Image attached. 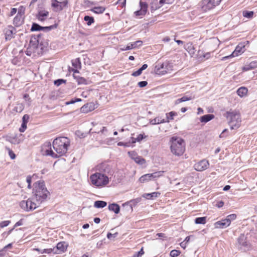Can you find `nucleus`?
I'll use <instances>...</instances> for the list:
<instances>
[{
    "label": "nucleus",
    "mask_w": 257,
    "mask_h": 257,
    "mask_svg": "<svg viewBox=\"0 0 257 257\" xmlns=\"http://www.w3.org/2000/svg\"><path fill=\"white\" fill-rule=\"evenodd\" d=\"M32 193L34 200L39 205L46 201L48 197L50 195L46 187L44 181L42 180L38 181L34 184Z\"/></svg>",
    "instance_id": "nucleus-1"
},
{
    "label": "nucleus",
    "mask_w": 257,
    "mask_h": 257,
    "mask_svg": "<svg viewBox=\"0 0 257 257\" xmlns=\"http://www.w3.org/2000/svg\"><path fill=\"white\" fill-rule=\"evenodd\" d=\"M70 145L69 139L66 137L56 138L53 142V147L56 151L57 158L64 155L68 151Z\"/></svg>",
    "instance_id": "nucleus-2"
},
{
    "label": "nucleus",
    "mask_w": 257,
    "mask_h": 257,
    "mask_svg": "<svg viewBox=\"0 0 257 257\" xmlns=\"http://www.w3.org/2000/svg\"><path fill=\"white\" fill-rule=\"evenodd\" d=\"M170 142L171 152L175 156L182 155L185 150L184 141L180 138L172 137Z\"/></svg>",
    "instance_id": "nucleus-3"
},
{
    "label": "nucleus",
    "mask_w": 257,
    "mask_h": 257,
    "mask_svg": "<svg viewBox=\"0 0 257 257\" xmlns=\"http://www.w3.org/2000/svg\"><path fill=\"white\" fill-rule=\"evenodd\" d=\"M226 118L231 130H236L240 126L241 117L240 113L236 110H230L226 112Z\"/></svg>",
    "instance_id": "nucleus-4"
},
{
    "label": "nucleus",
    "mask_w": 257,
    "mask_h": 257,
    "mask_svg": "<svg viewBox=\"0 0 257 257\" xmlns=\"http://www.w3.org/2000/svg\"><path fill=\"white\" fill-rule=\"evenodd\" d=\"M91 183L96 187H102L108 184L109 180L107 176L100 173H95L90 176Z\"/></svg>",
    "instance_id": "nucleus-5"
},
{
    "label": "nucleus",
    "mask_w": 257,
    "mask_h": 257,
    "mask_svg": "<svg viewBox=\"0 0 257 257\" xmlns=\"http://www.w3.org/2000/svg\"><path fill=\"white\" fill-rule=\"evenodd\" d=\"M19 205L22 209L27 212L33 211L40 206L35 200H34L33 197L27 200L21 201Z\"/></svg>",
    "instance_id": "nucleus-6"
},
{
    "label": "nucleus",
    "mask_w": 257,
    "mask_h": 257,
    "mask_svg": "<svg viewBox=\"0 0 257 257\" xmlns=\"http://www.w3.org/2000/svg\"><path fill=\"white\" fill-rule=\"evenodd\" d=\"M221 0H202L200 7L203 12H207L218 6Z\"/></svg>",
    "instance_id": "nucleus-7"
},
{
    "label": "nucleus",
    "mask_w": 257,
    "mask_h": 257,
    "mask_svg": "<svg viewBox=\"0 0 257 257\" xmlns=\"http://www.w3.org/2000/svg\"><path fill=\"white\" fill-rule=\"evenodd\" d=\"M68 1L65 0L63 2H59L57 0H51V7L55 12H60L65 8L68 7Z\"/></svg>",
    "instance_id": "nucleus-8"
},
{
    "label": "nucleus",
    "mask_w": 257,
    "mask_h": 257,
    "mask_svg": "<svg viewBox=\"0 0 257 257\" xmlns=\"http://www.w3.org/2000/svg\"><path fill=\"white\" fill-rule=\"evenodd\" d=\"M237 245L240 250L245 251L250 247L249 242L247 240V237L244 234H241L237 239Z\"/></svg>",
    "instance_id": "nucleus-9"
},
{
    "label": "nucleus",
    "mask_w": 257,
    "mask_h": 257,
    "mask_svg": "<svg viewBox=\"0 0 257 257\" xmlns=\"http://www.w3.org/2000/svg\"><path fill=\"white\" fill-rule=\"evenodd\" d=\"M41 153L43 155L50 156L53 158H57L55 153L52 150V145L50 142H46L42 145Z\"/></svg>",
    "instance_id": "nucleus-10"
},
{
    "label": "nucleus",
    "mask_w": 257,
    "mask_h": 257,
    "mask_svg": "<svg viewBox=\"0 0 257 257\" xmlns=\"http://www.w3.org/2000/svg\"><path fill=\"white\" fill-rule=\"evenodd\" d=\"M163 171L156 172L151 174H146L142 176L139 181L141 183H145L153 179L157 178L162 175Z\"/></svg>",
    "instance_id": "nucleus-11"
},
{
    "label": "nucleus",
    "mask_w": 257,
    "mask_h": 257,
    "mask_svg": "<svg viewBox=\"0 0 257 257\" xmlns=\"http://www.w3.org/2000/svg\"><path fill=\"white\" fill-rule=\"evenodd\" d=\"M24 140V136L22 134H15L8 135L6 137V140L12 144H19Z\"/></svg>",
    "instance_id": "nucleus-12"
},
{
    "label": "nucleus",
    "mask_w": 257,
    "mask_h": 257,
    "mask_svg": "<svg viewBox=\"0 0 257 257\" xmlns=\"http://www.w3.org/2000/svg\"><path fill=\"white\" fill-rule=\"evenodd\" d=\"M248 43L249 41H248L239 43L236 47L234 51L232 52L234 56H238L243 53L245 50V45Z\"/></svg>",
    "instance_id": "nucleus-13"
},
{
    "label": "nucleus",
    "mask_w": 257,
    "mask_h": 257,
    "mask_svg": "<svg viewBox=\"0 0 257 257\" xmlns=\"http://www.w3.org/2000/svg\"><path fill=\"white\" fill-rule=\"evenodd\" d=\"M209 165V164L208 161L202 160L195 164L194 168L197 171H202L207 169Z\"/></svg>",
    "instance_id": "nucleus-14"
},
{
    "label": "nucleus",
    "mask_w": 257,
    "mask_h": 257,
    "mask_svg": "<svg viewBox=\"0 0 257 257\" xmlns=\"http://www.w3.org/2000/svg\"><path fill=\"white\" fill-rule=\"evenodd\" d=\"M67 245L65 242H60L54 247V254H61L64 252L67 249Z\"/></svg>",
    "instance_id": "nucleus-15"
},
{
    "label": "nucleus",
    "mask_w": 257,
    "mask_h": 257,
    "mask_svg": "<svg viewBox=\"0 0 257 257\" xmlns=\"http://www.w3.org/2000/svg\"><path fill=\"white\" fill-rule=\"evenodd\" d=\"M140 5L141 7L140 10L135 12V15L136 16H144L147 12L148 5L146 3L140 2Z\"/></svg>",
    "instance_id": "nucleus-16"
},
{
    "label": "nucleus",
    "mask_w": 257,
    "mask_h": 257,
    "mask_svg": "<svg viewBox=\"0 0 257 257\" xmlns=\"http://www.w3.org/2000/svg\"><path fill=\"white\" fill-rule=\"evenodd\" d=\"M142 44L143 41L141 40H138L133 43H128L125 48H122L121 50L126 51L133 49L138 48L140 47L142 45Z\"/></svg>",
    "instance_id": "nucleus-17"
},
{
    "label": "nucleus",
    "mask_w": 257,
    "mask_h": 257,
    "mask_svg": "<svg viewBox=\"0 0 257 257\" xmlns=\"http://www.w3.org/2000/svg\"><path fill=\"white\" fill-rule=\"evenodd\" d=\"M49 13L46 10H40L38 11L36 15V18L41 22H44L46 20L47 17L49 16Z\"/></svg>",
    "instance_id": "nucleus-18"
},
{
    "label": "nucleus",
    "mask_w": 257,
    "mask_h": 257,
    "mask_svg": "<svg viewBox=\"0 0 257 257\" xmlns=\"http://www.w3.org/2000/svg\"><path fill=\"white\" fill-rule=\"evenodd\" d=\"M163 5V0H153L151 4V11L160 8Z\"/></svg>",
    "instance_id": "nucleus-19"
},
{
    "label": "nucleus",
    "mask_w": 257,
    "mask_h": 257,
    "mask_svg": "<svg viewBox=\"0 0 257 257\" xmlns=\"http://www.w3.org/2000/svg\"><path fill=\"white\" fill-rule=\"evenodd\" d=\"M229 225L228 221H226V218L217 221L214 223L215 227L216 228H225Z\"/></svg>",
    "instance_id": "nucleus-20"
},
{
    "label": "nucleus",
    "mask_w": 257,
    "mask_h": 257,
    "mask_svg": "<svg viewBox=\"0 0 257 257\" xmlns=\"http://www.w3.org/2000/svg\"><path fill=\"white\" fill-rule=\"evenodd\" d=\"M15 29L13 26H9L8 28L6 30L5 33L6 39L10 40L13 38V35L15 34Z\"/></svg>",
    "instance_id": "nucleus-21"
},
{
    "label": "nucleus",
    "mask_w": 257,
    "mask_h": 257,
    "mask_svg": "<svg viewBox=\"0 0 257 257\" xmlns=\"http://www.w3.org/2000/svg\"><path fill=\"white\" fill-rule=\"evenodd\" d=\"M24 17L17 15L14 19L13 24L15 27H19L24 23Z\"/></svg>",
    "instance_id": "nucleus-22"
},
{
    "label": "nucleus",
    "mask_w": 257,
    "mask_h": 257,
    "mask_svg": "<svg viewBox=\"0 0 257 257\" xmlns=\"http://www.w3.org/2000/svg\"><path fill=\"white\" fill-rule=\"evenodd\" d=\"M73 77L76 80L78 85H88L89 84V81H88L84 77H80L79 76H76L75 74H73Z\"/></svg>",
    "instance_id": "nucleus-23"
},
{
    "label": "nucleus",
    "mask_w": 257,
    "mask_h": 257,
    "mask_svg": "<svg viewBox=\"0 0 257 257\" xmlns=\"http://www.w3.org/2000/svg\"><path fill=\"white\" fill-rule=\"evenodd\" d=\"M108 208L109 211L113 212L115 214H118L120 212V206L115 203L109 204Z\"/></svg>",
    "instance_id": "nucleus-24"
},
{
    "label": "nucleus",
    "mask_w": 257,
    "mask_h": 257,
    "mask_svg": "<svg viewBox=\"0 0 257 257\" xmlns=\"http://www.w3.org/2000/svg\"><path fill=\"white\" fill-rule=\"evenodd\" d=\"M257 67V61H253L250 62L248 64H246L242 68V70L245 71H247Z\"/></svg>",
    "instance_id": "nucleus-25"
},
{
    "label": "nucleus",
    "mask_w": 257,
    "mask_h": 257,
    "mask_svg": "<svg viewBox=\"0 0 257 257\" xmlns=\"http://www.w3.org/2000/svg\"><path fill=\"white\" fill-rule=\"evenodd\" d=\"M184 49L191 55H193L195 54V49L192 43H188L184 45Z\"/></svg>",
    "instance_id": "nucleus-26"
},
{
    "label": "nucleus",
    "mask_w": 257,
    "mask_h": 257,
    "mask_svg": "<svg viewBox=\"0 0 257 257\" xmlns=\"http://www.w3.org/2000/svg\"><path fill=\"white\" fill-rule=\"evenodd\" d=\"M160 195L159 192H153L151 193H145L143 195V197L147 199H153L156 198Z\"/></svg>",
    "instance_id": "nucleus-27"
},
{
    "label": "nucleus",
    "mask_w": 257,
    "mask_h": 257,
    "mask_svg": "<svg viewBox=\"0 0 257 257\" xmlns=\"http://www.w3.org/2000/svg\"><path fill=\"white\" fill-rule=\"evenodd\" d=\"M93 110L92 106L91 104L87 103L82 106L80 108V111L82 113H88Z\"/></svg>",
    "instance_id": "nucleus-28"
},
{
    "label": "nucleus",
    "mask_w": 257,
    "mask_h": 257,
    "mask_svg": "<svg viewBox=\"0 0 257 257\" xmlns=\"http://www.w3.org/2000/svg\"><path fill=\"white\" fill-rule=\"evenodd\" d=\"M165 119H163L161 116H158L155 118L154 119H151L150 120V123L152 125L158 124L160 123H165Z\"/></svg>",
    "instance_id": "nucleus-29"
},
{
    "label": "nucleus",
    "mask_w": 257,
    "mask_h": 257,
    "mask_svg": "<svg viewBox=\"0 0 257 257\" xmlns=\"http://www.w3.org/2000/svg\"><path fill=\"white\" fill-rule=\"evenodd\" d=\"M214 117V115L211 114L204 115L200 117V120L201 122L206 123Z\"/></svg>",
    "instance_id": "nucleus-30"
},
{
    "label": "nucleus",
    "mask_w": 257,
    "mask_h": 257,
    "mask_svg": "<svg viewBox=\"0 0 257 257\" xmlns=\"http://www.w3.org/2000/svg\"><path fill=\"white\" fill-rule=\"evenodd\" d=\"M29 45L32 48H34L36 50L38 49L39 42L36 38H32L29 42Z\"/></svg>",
    "instance_id": "nucleus-31"
},
{
    "label": "nucleus",
    "mask_w": 257,
    "mask_h": 257,
    "mask_svg": "<svg viewBox=\"0 0 257 257\" xmlns=\"http://www.w3.org/2000/svg\"><path fill=\"white\" fill-rule=\"evenodd\" d=\"M248 90L246 87H241L237 90V94L241 97L245 96L247 93Z\"/></svg>",
    "instance_id": "nucleus-32"
},
{
    "label": "nucleus",
    "mask_w": 257,
    "mask_h": 257,
    "mask_svg": "<svg viewBox=\"0 0 257 257\" xmlns=\"http://www.w3.org/2000/svg\"><path fill=\"white\" fill-rule=\"evenodd\" d=\"M107 205L105 201L101 200H97L94 202V207L97 208H102Z\"/></svg>",
    "instance_id": "nucleus-33"
},
{
    "label": "nucleus",
    "mask_w": 257,
    "mask_h": 257,
    "mask_svg": "<svg viewBox=\"0 0 257 257\" xmlns=\"http://www.w3.org/2000/svg\"><path fill=\"white\" fill-rule=\"evenodd\" d=\"M165 65L162 64L159 67L156 66V73L160 75H164L167 73V71L164 69Z\"/></svg>",
    "instance_id": "nucleus-34"
},
{
    "label": "nucleus",
    "mask_w": 257,
    "mask_h": 257,
    "mask_svg": "<svg viewBox=\"0 0 257 257\" xmlns=\"http://www.w3.org/2000/svg\"><path fill=\"white\" fill-rule=\"evenodd\" d=\"M192 98H193L191 96H187V95H185V96H183V97H182L180 98H178V99H176V101H175V104H179L181 102H185V101H186L190 100L192 99Z\"/></svg>",
    "instance_id": "nucleus-35"
},
{
    "label": "nucleus",
    "mask_w": 257,
    "mask_h": 257,
    "mask_svg": "<svg viewBox=\"0 0 257 257\" xmlns=\"http://www.w3.org/2000/svg\"><path fill=\"white\" fill-rule=\"evenodd\" d=\"M166 119H165V122H169L170 120L174 119V116L177 115V113L174 111H171L166 113Z\"/></svg>",
    "instance_id": "nucleus-36"
},
{
    "label": "nucleus",
    "mask_w": 257,
    "mask_h": 257,
    "mask_svg": "<svg viewBox=\"0 0 257 257\" xmlns=\"http://www.w3.org/2000/svg\"><path fill=\"white\" fill-rule=\"evenodd\" d=\"M105 10V8L103 7H95L91 9V11L93 13L97 14L103 13Z\"/></svg>",
    "instance_id": "nucleus-37"
},
{
    "label": "nucleus",
    "mask_w": 257,
    "mask_h": 257,
    "mask_svg": "<svg viewBox=\"0 0 257 257\" xmlns=\"http://www.w3.org/2000/svg\"><path fill=\"white\" fill-rule=\"evenodd\" d=\"M72 64L75 68L81 69V61L80 58H79L72 60Z\"/></svg>",
    "instance_id": "nucleus-38"
},
{
    "label": "nucleus",
    "mask_w": 257,
    "mask_h": 257,
    "mask_svg": "<svg viewBox=\"0 0 257 257\" xmlns=\"http://www.w3.org/2000/svg\"><path fill=\"white\" fill-rule=\"evenodd\" d=\"M132 159H133L135 162L138 164L143 165L146 163L145 159L140 156H138L136 157H132Z\"/></svg>",
    "instance_id": "nucleus-39"
},
{
    "label": "nucleus",
    "mask_w": 257,
    "mask_h": 257,
    "mask_svg": "<svg viewBox=\"0 0 257 257\" xmlns=\"http://www.w3.org/2000/svg\"><path fill=\"white\" fill-rule=\"evenodd\" d=\"M57 27V24H54V25H51L50 26H46V27L41 26V31H44L45 32H48L56 28Z\"/></svg>",
    "instance_id": "nucleus-40"
},
{
    "label": "nucleus",
    "mask_w": 257,
    "mask_h": 257,
    "mask_svg": "<svg viewBox=\"0 0 257 257\" xmlns=\"http://www.w3.org/2000/svg\"><path fill=\"white\" fill-rule=\"evenodd\" d=\"M206 222V217H197L195 219V223L199 224H204Z\"/></svg>",
    "instance_id": "nucleus-41"
},
{
    "label": "nucleus",
    "mask_w": 257,
    "mask_h": 257,
    "mask_svg": "<svg viewBox=\"0 0 257 257\" xmlns=\"http://www.w3.org/2000/svg\"><path fill=\"white\" fill-rule=\"evenodd\" d=\"M84 20L86 22L88 26H90L94 22V19L93 17L85 16L84 17Z\"/></svg>",
    "instance_id": "nucleus-42"
},
{
    "label": "nucleus",
    "mask_w": 257,
    "mask_h": 257,
    "mask_svg": "<svg viewBox=\"0 0 257 257\" xmlns=\"http://www.w3.org/2000/svg\"><path fill=\"white\" fill-rule=\"evenodd\" d=\"M254 13L253 11H244L242 13V15L244 17L248 19H251L253 16Z\"/></svg>",
    "instance_id": "nucleus-43"
},
{
    "label": "nucleus",
    "mask_w": 257,
    "mask_h": 257,
    "mask_svg": "<svg viewBox=\"0 0 257 257\" xmlns=\"http://www.w3.org/2000/svg\"><path fill=\"white\" fill-rule=\"evenodd\" d=\"M41 26L39 25L37 23H33L32 25V27L31 28V31L32 32L34 31H41Z\"/></svg>",
    "instance_id": "nucleus-44"
},
{
    "label": "nucleus",
    "mask_w": 257,
    "mask_h": 257,
    "mask_svg": "<svg viewBox=\"0 0 257 257\" xmlns=\"http://www.w3.org/2000/svg\"><path fill=\"white\" fill-rule=\"evenodd\" d=\"M37 50H36L34 48H32L29 45L28 46L27 50L26 51V54L27 56H30L32 53H36Z\"/></svg>",
    "instance_id": "nucleus-45"
},
{
    "label": "nucleus",
    "mask_w": 257,
    "mask_h": 257,
    "mask_svg": "<svg viewBox=\"0 0 257 257\" xmlns=\"http://www.w3.org/2000/svg\"><path fill=\"white\" fill-rule=\"evenodd\" d=\"M26 8L23 6H21L18 9H17L18 13L17 15L23 17L25 13Z\"/></svg>",
    "instance_id": "nucleus-46"
},
{
    "label": "nucleus",
    "mask_w": 257,
    "mask_h": 257,
    "mask_svg": "<svg viewBox=\"0 0 257 257\" xmlns=\"http://www.w3.org/2000/svg\"><path fill=\"white\" fill-rule=\"evenodd\" d=\"M236 218V215L235 214H231L228 215L226 217V221H228L229 224H230L231 222L233 220H234Z\"/></svg>",
    "instance_id": "nucleus-47"
},
{
    "label": "nucleus",
    "mask_w": 257,
    "mask_h": 257,
    "mask_svg": "<svg viewBox=\"0 0 257 257\" xmlns=\"http://www.w3.org/2000/svg\"><path fill=\"white\" fill-rule=\"evenodd\" d=\"M37 177V175L36 174H34L32 176H28L27 177L26 181H27V182L28 184V188L29 189H31V182H32V178H34V177Z\"/></svg>",
    "instance_id": "nucleus-48"
},
{
    "label": "nucleus",
    "mask_w": 257,
    "mask_h": 257,
    "mask_svg": "<svg viewBox=\"0 0 257 257\" xmlns=\"http://www.w3.org/2000/svg\"><path fill=\"white\" fill-rule=\"evenodd\" d=\"M181 253V251L178 250L174 249L171 251L170 255L171 257H177Z\"/></svg>",
    "instance_id": "nucleus-49"
},
{
    "label": "nucleus",
    "mask_w": 257,
    "mask_h": 257,
    "mask_svg": "<svg viewBox=\"0 0 257 257\" xmlns=\"http://www.w3.org/2000/svg\"><path fill=\"white\" fill-rule=\"evenodd\" d=\"M6 149L8 151L9 155L11 159H15L16 158V155L14 152L8 147H6Z\"/></svg>",
    "instance_id": "nucleus-50"
},
{
    "label": "nucleus",
    "mask_w": 257,
    "mask_h": 257,
    "mask_svg": "<svg viewBox=\"0 0 257 257\" xmlns=\"http://www.w3.org/2000/svg\"><path fill=\"white\" fill-rule=\"evenodd\" d=\"M66 82V80H64L63 79H58L54 81V84L57 86H60L62 83H65Z\"/></svg>",
    "instance_id": "nucleus-51"
},
{
    "label": "nucleus",
    "mask_w": 257,
    "mask_h": 257,
    "mask_svg": "<svg viewBox=\"0 0 257 257\" xmlns=\"http://www.w3.org/2000/svg\"><path fill=\"white\" fill-rule=\"evenodd\" d=\"M141 201V198H137L135 199L131 200L130 201V203H131V206H136L138 203H139Z\"/></svg>",
    "instance_id": "nucleus-52"
},
{
    "label": "nucleus",
    "mask_w": 257,
    "mask_h": 257,
    "mask_svg": "<svg viewBox=\"0 0 257 257\" xmlns=\"http://www.w3.org/2000/svg\"><path fill=\"white\" fill-rule=\"evenodd\" d=\"M146 137L147 136H145L144 134H140L137 136V137L135 139V141H133V142H140Z\"/></svg>",
    "instance_id": "nucleus-53"
},
{
    "label": "nucleus",
    "mask_w": 257,
    "mask_h": 257,
    "mask_svg": "<svg viewBox=\"0 0 257 257\" xmlns=\"http://www.w3.org/2000/svg\"><path fill=\"white\" fill-rule=\"evenodd\" d=\"M11 223L10 220L3 221L0 222V228H4L8 226Z\"/></svg>",
    "instance_id": "nucleus-54"
},
{
    "label": "nucleus",
    "mask_w": 257,
    "mask_h": 257,
    "mask_svg": "<svg viewBox=\"0 0 257 257\" xmlns=\"http://www.w3.org/2000/svg\"><path fill=\"white\" fill-rule=\"evenodd\" d=\"M144 254V251L143 249V247H142L141 250L135 253L133 255V257H142V256Z\"/></svg>",
    "instance_id": "nucleus-55"
},
{
    "label": "nucleus",
    "mask_w": 257,
    "mask_h": 257,
    "mask_svg": "<svg viewBox=\"0 0 257 257\" xmlns=\"http://www.w3.org/2000/svg\"><path fill=\"white\" fill-rule=\"evenodd\" d=\"M228 133H229L228 130L227 129H224L222 132L221 134L219 135V137L220 138H225L228 135Z\"/></svg>",
    "instance_id": "nucleus-56"
},
{
    "label": "nucleus",
    "mask_w": 257,
    "mask_h": 257,
    "mask_svg": "<svg viewBox=\"0 0 257 257\" xmlns=\"http://www.w3.org/2000/svg\"><path fill=\"white\" fill-rule=\"evenodd\" d=\"M27 128V123L22 122L21 127L19 128V131L21 133L24 132Z\"/></svg>",
    "instance_id": "nucleus-57"
},
{
    "label": "nucleus",
    "mask_w": 257,
    "mask_h": 257,
    "mask_svg": "<svg viewBox=\"0 0 257 257\" xmlns=\"http://www.w3.org/2000/svg\"><path fill=\"white\" fill-rule=\"evenodd\" d=\"M52 252H53L54 254V248L44 249L43 251V253H46L48 254L51 253Z\"/></svg>",
    "instance_id": "nucleus-58"
},
{
    "label": "nucleus",
    "mask_w": 257,
    "mask_h": 257,
    "mask_svg": "<svg viewBox=\"0 0 257 257\" xmlns=\"http://www.w3.org/2000/svg\"><path fill=\"white\" fill-rule=\"evenodd\" d=\"M118 234L117 232H116L114 234H112L110 232L107 233V237L109 239H111V237H113L114 238L116 237Z\"/></svg>",
    "instance_id": "nucleus-59"
},
{
    "label": "nucleus",
    "mask_w": 257,
    "mask_h": 257,
    "mask_svg": "<svg viewBox=\"0 0 257 257\" xmlns=\"http://www.w3.org/2000/svg\"><path fill=\"white\" fill-rule=\"evenodd\" d=\"M142 71H141V70L140 69H139L138 70L132 73V75L133 76L137 77V76L140 75L142 74Z\"/></svg>",
    "instance_id": "nucleus-60"
},
{
    "label": "nucleus",
    "mask_w": 257,
    "mask_h": 257,
    "mask_svg": "<svg viewBox=\"0 0 257 257\" xmlns=\"http://www.w3.org/2000/svg\"><path fill=\"white\" fill-rule=\"evenodd\" d=\"M138 84L140 87H144L147 86L148 82L146 81H142L139 82Z\"/></svg>",
    "instance_id": "nucleus-61"
},
{
    "label": "nucleus",
    "mask_w": 257,
    "mask_h": 257,
    "mask_svg": "<svg viewBox=\"0 0 257 257\" xmlns=\"http://www.w3.org/2000/svg\"><path fill=\"white\" fill-rule=\"evenodd\" d=\"M17 12V9L13 8H12L11 10V12L9 16L10 17L13 16L14 15H15Z\"/></svg>",
    "instance_id": "nucleus-62"
},
{
    "label": "nucleus",
    "mask_w": 257,
    "mask_h": 257,
    "mask_svg": "<svg viewBox=\"0 0 257 257\" xmlns=\"http://www.w3.org/2000/svg\"><path fill=\"white\" fill-rule=\"evenodd\" d=\"M23 122H25V123H27L28 120L29 119V115L28 114H25L23 117Z\"/></svg>",
    "instance_id": "nucleus-63"
},
{
    "label": "nucleus",
    "mask_w": 257,
    "mask_h": 257,
    "mask_svg": "<svg viewBox=\"0 0 257 257\" xmlns=\"http://www.w3.org/2000/svg\"><path fill=\"white\" fill-rule=\"evenodd\" d=\"M117 4L120 5V6L123 8L125 6L126 0H118Z\"/></svg>",
    "instance_id": "nucleus-64"
}]
</instances>
